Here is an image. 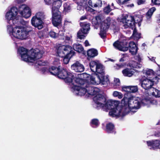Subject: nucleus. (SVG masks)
<instances>
[{
  "instance_id": "f257e3e1",
  "label": "nucleus",
  "mask_w": 160,
  "mask_h": 160,
  "mask_svg": "<svg viewBox=\"0 0 160 160\" xmlns=\"http://www.w3.org/2000/svg\"><path fill=\"white\" fill-rule=\"evenodd\" d=\"M112 101H116L118 103L117 105H112L111 108L107 109V110L111 109L109 114L111 117L116 118L123 117L130 112H136L142 106L149 105L152 102L149 97L141 100L132 95L123 98L121 102L122 107L118 106L119 102L115 100Z\"/></svg>"
},
{
  "instance_id": "f03ea898",
  "label": "nucleus",
  "mask_w": 160,
  "mask_h": 160,
  "mask_svg": "<svg viewBox=\"0 0 160 160\" xmlns=\"http://www.w3.org/2000/svg\"><path fill=\"white\" fill-rule=\"evenodd\" d=\"M15 6L12 7L6 13L5 18L8 25V33L14 42L18 55H20V0H16Z\"/></svg>"
},
{
  "instance_id": "7ed1b4c3",
  "label": "nucleus",
  "mask_w": 160,
  "mask_h": 160,
  "mask_svg": "<svg viewBox=\"0 0 160 160\" xmlns=\"http://www.w3.org/2000/svg\"><path fill=\"white\" fill-rule=\"evenodd\" d=\"M88 84L85 83L82 85L81 88L79 92L76 91L75 94L77 95L82 96L86 94L95 95L93 100L95 103V105L98 109L102 108L104 111H107V109H109L112 105H117L118 102L116 101H112V100L106 101L104 97L100 93V89L97 88H92L91 87H88Z\"/></svg>"
},
{
  "instance_id": "20e7f679",
  "label": "nucleus",
  "mask_w": 160,
  "mask_h": 160,
  "mask_svg": "<svg viewBox=\"0 0 160 160\" xmlns=\"http://www.w3.org/2000/svg\"><path fill=\"white\" fill-rule=\"evenodd\" d=\"M75 81L77 85H74L72 87V90H73V93L75 94L76 91H77L78 92H79V90L82 87L81 86H82V85L85 83L88 84V87H91L94 88L90 85L89 83L92 84L97 85L100 83L104 85L109 82V80L107 78H103L102 76H100L99 74L96 73L93 74L91 76L86 73L81 74L78 76Z\"/></svg>"
},
{
  "instance_id": "39448f33",
  "label": "nucleus",
  "mask_w": 160,
  "mask_h": 160,
  "mask_svg": "<svg viewBox=\"0 0 160 160\" xmlns=\"http://www.w3.org/2000/svg\"><path fill=\"white\" fill-rule=\"evenodd\" d=\"M44 51L38 48L32 49L29 51L21 47V57L26 62L33 63L42 58Z\"/></svg>"
},
{
  "instance_id": "423d86ee",
  "label": "nucleus",
  "mask_w": 160,
  "mask_h": 160,
  "mask_svg": "<svg viewBox=\"0 0 160 160\" xmlns=\"http://www.w3.org/2000/svg\"><path fill=\"white\" fill-rule=\"evenodd\" d=\"M104 17L102 15H99L93 19L92 23L94 25V28H98L97 25L100 24V31L99 35L102 38H104L106 36V32L110 24L111 19L108 17L103 21Z\"/></svg>"
},
{
  "instance_id": "0eeeda50",
  "label": "nucleus",
  "mask_w": 160,
  "mask_h": 160,
  "mask_svg": "<svg viewBox=\"0 0 160 160\" xmlns=\"http://www.w3.org/2000/svg\"><path fill=\"white\" fill-rule=\"evenodd\" d=\"M75 74L68 72L66 70H59L57 77L60 79H64L66 82L70 85L72 91L73 92L72 87L74 85H77L75 80L78 78L74 76Z\"/></svg>"
},
{
  "instance_id": "6e6552de",
  "label": "nucleus",
  "mask_w": 160,
  "mask_h": 160,
  "mask_svg": "<svg viewBox=\"0 0 160 160\" xmlns=\"http://www.w3.org/2000/svg\"><path fill=\"white\" fill-rule=\"evenodd\" d=\"M120 22L122 23V26L124 28H132L134 26L135 21L133 16L130 15H123Z\"/></svg>"
},
{
  "instance_id": "1a4fd4ad",
  "label": "nucleus",
  "mask_w": 160,
  "mask_h": 160,
  "mask_svg": "<svg viewBox=\"0 0 160 160\" xmlns=\"http://www.w3.org/2000/svg\"><path fill=\"white\" fill-rule=\"evenodd\" d=\"M28 22L21 19V40L27 39L29 33L31 31V28L28 26Z\"/></svg>"
},
{
  "instance_id": "9d476101",
  "label": "nucleus",
  "mask_w": 160,
  "mask_h": 160,
  "mask_svg": "<svg viewBox=\"0 0 160 160\" xmlns=\"http://www.w3.org/2000/svg\"><path fill=\"white\" fill-rule=\"evenodd\" d=\"M141 86L145 90L151 88L154 84L155 81L153 79L148 78L144 76H143L139 79Z\"/></svg>"
},
{
  "instance_id": "9b49d317",
  "label": "nucleus",
  "mask_w": 160,
  "mask_h": 160,
  "mask_svg": "<svg viewBox=\"0 0 160 160\" xmlns=\"http://www.w3.org/2000/svg\"><path fill=\"white\" fill-rule=\"evenodd\" d=\"M52 21L53 25L56 27H62V17L60 11L52 12Z\"/></svg>"
},
{
  "instance_id": "f8f14e48",
  "label": "nucleus",
  "mask_w": 160,
  "mask_h": 160,
  "mask_svg": "<svg viewBox=\"0 0 160 160\" xmlns=\"http://www.w3.org/2000/svg\"><path fill=\"white\" fill-rule=\"evenodd\" d=\"M31 10L28 5L21 4V17L28 18L31 16Z\"/></svg>"
},
{
  "instance_id": "ddd939ff",
  "label": "nucleus",
  "mask_w": 160,
  "mask_h": 160,
  "mask_svg": "<svg viewBox=\"0 0 160 160\" xmlns=\"http://www.w3.org/2000/svg\"><path fill=\"white\" fill-rule=\"evenodd\" d=\"M71 49L72 47L69 46H60L57 49V53L59 57L62 58L68 53L70 51H72Z\"/></svg>"
},
{
  "instance_id": "4468645a",
  "label": "nucleus",
  "mask_w": 160,
  "mask_h": 160,
  "mask_svg": "<svg viewBox=\"0 0 160 160\" xmlns=\"http://www.w3.org/2000/svg\"><path fill=\"white\" fill-rule=\"evenodd\" d=\"M147 144L150 149L155 150L160 148V140H153L146 141Z\"/></svg>"
},
{
  "instance_id": "2eb2a0df",
  "label": "nucleus",
  "mask_w": 160,
  "mask_h": 160,
  "mask_svg": "<svg viewBox=\"0 0 160 160\" xmlns=\"http://www.w3.org/2000/svg\"><path fill=\"white\" fill-rule=\"evenodd\" d=\"M127 44L126 41L122 42L117 41L113 43V45L116 48L120 51H126L128 49V47L126 46Z\"/></svg>"
},
{
  "instance_id": "dca6fc26",
  "label": "nucleus",
  "mask_w": 160,
  "mask_h": 160,
  "mask_svg": "<svg viewBox=\"0 0 160 160\" xmlns=\"http://www.w3.org/2000/svg\"><path fill=\"white\" fill-rule=\"evenodd\" d=\"M31 22L32 25L38 29H41L43 27V22L34 16L32 17Z\"/></svg>"
},
{
  "instance_id": "f3484780",
  "label": "nucleus",
  "mask_w": 160,
  "mask_h": 160,
  "mask_svg": "<svg viewBox=\"0 0 160 160\" xmlns=\"http://www.w3.org/2000/svg\"><path fill=\"white\" fill-rule=\"evenodd\" d=\"M72 69L77 72H82L84 71L83 66L78 61L76 62L71 66Z\"/></svg>"
},
{
  "instance_id": "a211bd4d",
  "label": "nucleus",
  "mask_w": 160,
  "mask_h": 160,
  "mask_svg": "<svg viewBox=\"0 0 160 160\" xmlns=\"http://www.w3.org/2000/svg\"><path fill=\"white\" fill-rule=\"evenodd\" d=\"M62 4V2L59 0H54L51 4L52 5V12L59 11V8Z\"/></svg>"
},
{
  "instance_id": "6ab92c4d",
  "label": "nucleus",
  "mask_w": 160,
  "mask_h": 160,
  "mask_svg": "<svg viewBox=\"0 0 160 160\" xmlns=\"http://www.w3.org/2000/svg\"><path fill=\"white\" fill-rule=\"evenodd\" d=\"M122 90L131 92H135L138 90L137 86H124L122 87Z\"/></svg>"
},
{
  "instance_id": "aec40b11",
  "label": "nucleus",
  "mask_w": 160,
  "mask_h": 160,
  "mask_svg": "<svg viewBox=\"0 0 160 160\" xmlns=\"http://www.w3.org/2000/svg\"><path fill=\"white\" fill-rule=\"evenodd\" d=\"M130 52L132 55H134L137 52L138 48L136 45L133 42H131L129 43Z\"/></svg>"
},
{
  "instance_id": "412c9836",
  "label": "nucleus",
  "mask_w": 160,
  "mask_h": 160,
  "mask_svg": "<svg viewBox=\"0 0 160 160\" xmlns=\"http://www.w3.org/2000/svg\"><path fill=\"white\" fill-rule=\"evenodd\" d=\"M99 62L98 61H91L89 63V66L91 70L93 72H95L97 71L98 64H100Z\"/></svg>"
},
{
  "instance_id": "4be33fe9",
  "label": "nucleus",
  "mask_w": 160,
  "mask_h": 160,
  "mask_svg": "<svg viewBox=\"0 0 160 160\" xmlns=\"http://www.w3.org/2000/svg\"><path fill=\"white\" fill-rule=\"evenodd\" d=\"M95 72H97V74H99L100 76H102L103 78H104V66L100 63L98 64V66L97 68V71Z\"/></svg>"
},
{
  "instance_id": "5701e85b",
  "label": "nucleus",
  "mask_w": 160,
  "mask_h": 160,
  "mask_svg": "<svg viewBox=\"0 0 160 160\" xmlns=\"http://www.w3.org/2000/svg\"><path fill=\"white\" fill-rule=\"evenodd\" d=\"M123 75L125 77H130L134 74V72L133 70L129 68H126L122 71Z\"/></svg>"
},
{
  "instance_id": "b1692460",
  "label": "nucleus",
  "mask_w": 160,
  "mask_h": 160,
  "mask_svg": "<svg viewBox=\"0 0 160 160\" xmlns=\"http://www.w3.org/2000/svg\"><path fill=\"white\" fill-rule=\"evenodd\" d=\"M88 56L90 58H94L98 55V51L95 49L92 48L89 49L87 52Z\"/></svg>"
},
{
  "instance_id": "393cba45",
  "label": "nucleus",
  "mask_w": 160,
  "mask_h": 160,
  "mask_svg": "<svg viewBox=\"0 0 160 160\" xmlns=\"http://www.w3.org/2000/svg\"><path fill=\"white\" fill-rule=\"evenodd\" d=\"M75 52L73 51H70V52L65 55L63 59V62L65 64H67L68 62L70 59L74 55Z\"/></svg>"
},
{
  "instance_id": "a878e982",
  "label": "nucleus",
  "mask_w": 160,
  "mask_h": 160,
  "mask_svg": "<svg viewBox=\"0 0 160 160\" xmlns=\"http://www.w3.org/2000/svg\"><path fill=\"white\" fill-rule=\"evenodd\" d=\"M156 8L154 7H153L149 9L146 15L147 21H149L151 20L152 16Z\"/></svg>"
},
{
  "instance_id": "bb28decb",
  "label": "nucleus",
  "mask_w": 160,
  "mask_h": 160,
  "mask_svg": "<svg viewBox=\"0 0 160 160\" xmlns=\"http://www.w3.org/2000/svg\"><path fill=\"white\" fill-rule=\"evenodd\" d=\"M128 66L133 68H140L142 67V65L135 61H131L128 63Z\"/></svg>"
},
{
  "instance_id": "cd10ccee",
  "label": "nucleus",
  "mask_w": 160,
  "mask_h": 160,
  "mask_svg": "<svg viewBox=\"0 0 160 160\" xmlns=\"http://www.w3.org/2000/svg\"><path fill=\"white\" fill-rule=\"evenodd\" d=\"M93 0H89L88 2V4L92 8H99L102 6V2L101 0H98V2L93 3Z\"/></svg>"
},
{
  "instance_id": "c85d7f7f",
  "label": "nucleus",
  "mask_w": 160,
  "mask_h": 160,
  "mask_svg": "<svg viewBox=\"0 0 160 160\" xmlns=\"http://www.w3.org/2000/svg\"><path fill=\"white\" fill-rule=\"evenodd\" d=\"M59 67V66H58V68L52 66L49 68L48 71L52 74L57 76L60 69Z\"/></svg>"
},
{
  "instance_id": "c756f323",
  "label": "nucleus",
  "mask_w": 160,
  "mask_h": 160,
  "mask_svg": "<svg viewBox=\"0 0 160 160\" xmlns=\"http://www.w3.org/2000/svg\"><path fill=\"white\" fill-rule=\"evenodd\" d=\"M74 50L80 53L82 52L84 50V48L82 45L78 43L74 44L73 46Z\"/></svg>"
},
{
  "instance_id": "7c9ffc66",
  "label": "nucleus",
  "mask_w": 160,
  "mask_h": 160,
  "mask_svg": "<svg viewBox=\"0 0 160 160\" xmlns=\"http://www.w3.org/2000/svg\"><path fill=\"white\" fill-rule=\"evenodd\" d=\"M63 13L66 14L67 13L70 12L71 10L70 4L69 3H65L63 5Z\"/></svg>"
},
{
  "instance_id": "2f4dec72",
  "label": "nucleus",
  "mask_w": 160,
  "mask_h": 160,
  "mask_svg": "<svg viewBox=\"0 0 160 160\" xmlns=\"http://www.w3.org/2000/svg\"><path fill=\"white\" fill-rule=\"evenodd\" d=\"M34 16L40 20H41L43 22L44 19L46 18V15L44 12H37Z\"/></svg>"
},
{
  "instance_id": "473e14b6",
  "label": "nucleus",
  "mask_w": 160,
  "mask_h": 160,
  "mask_svg": "<svg viewBox=\"0 0 160 160\" xmlns=\"http://www.w3.org/2000/svg\"><path fill=\"white\" fill-rule=\"evenodd\" d=\"M114 126L113 124L109 123L107 124L106 130L108 133H112L114 132Z\"/></svg>"
},
{
  "instance_id": "72a5a7b5",
  "label": "nucleus",
  "mask_w": 160,
  "mask_h": 160,
  "mask_svg": "<svg viewBox=\"0 0 160 160\" xmlns=\"http://www.w3.org/2000/svg\"><path fill=\"white\" fill-rule=\"evenodd\" d=\"M143 73H145L147 77L151 78L154 74V71L152 69H148L143 71Z\"/></svg>"
},
{
  "instance_id": "f704fd0d",
  "label": "nucleus",
  "mask_w": 160,
  "mask_h": 160,
  "mask_svg": "<svg viewBox=\"0 0 160 160\" xmlns=\"http://www.w3.org/2000/svg\"><path fill=\"white\" fill-rule=\"evenodd\" d=\"M90 123L92 127L96 128L98 126L99 122L98 120L97 119L95 118L91 120Z\"/></svg>"
},
{
  "instance_id": "c9c22d12",
  "label": "nucleus",
  "mask_w": 160,
  "mask_h": 160,
  "mask_svg": "<svg viewBox=\"0 0 160 160\" xmlns=\"http://www.w3.org/2000/svg\"><path fill=\"white\" fill-rule=\"evenodd\" d=\"M86 33H84V31L80 29L77 33V37L78 38L82 39H83L85 37V34H87Z\"/></svg>"
},
{
  "instance_id": "e433bc0d",
  "label": "nucleus",
  "mask_w": 160,
  "mask_h": 160,
  "mask_svg": "<svg viewBox=\"0 0 160 160\" xmlns=\"http://www.w3.org/2000/svg\"><path fill=\"white\" fill-rule=\"evenodd\" d=\"M132 36L134 39L136 40L139 39L141 37L140 34L137 32V31L136 28H134L133 30Z\"/></svg>"
},
{
  "instance_id": "4c0bfd02",
  "label": "nucleus",
  "mask_w": 160,
  "mask_h": 160,
  "mask_svg": "<svg viewBox=\"0 0 160 160\" xmlns=\"http://www.w3.org/2000/svg\"><path fill=\"white\" fill-rule=\"evenodd\" d=\"M120 85V80L118 78H115L114 79L113 85L116 88H119Z\"/></svg>"
},
{
  "instance_id": "58836bf2",
  "label": "nucleus",
  "mask_w": 160,
  "mask_h": 160,
  "mask_svg": "<svg viewBox=\"0 0 160 160\" xmlns=\"http://www.w3.org/2000/svg\"><path fill=\"white\" fill-rule=\"evenodd\" d=\"M90 28V25L89 23H84L83 27L81 29L84 31V33H87L89 30Z\"/></svg>"
},
{
  "instance_id": "ea45409f",
  "label": "nucleus",
  "mask_w": 160,
  "mask_h": 160,
  "mask_svg": "<svg viewBox=\"0 0 160 160\" xmlns=\"http://www.w3.org/2000/svg\"><path fill=\"white\" fill-rule=\"evenodd\" d=\"M152 94L156 98L160 97V91L156 88H153Z\"/></svg>"
},
{
  "instance_id": "a19ab883",
  "label": "nucleus",
  "mask_w": 160,
  "mask_h": 160,
  "mask_svg": "<svg viewBox=\"0 0 160 160\" xmlns=\"http://www.w3.org/2000/svg\"><path fill=\"white\" fill-rule=\"evenodd\" d=\"M113 96L114 97H117L119 99H121L123 97V94L118 91H114L113 93Z\"/></svg>"
},
{
  "instance_id": "79ce46f5",
  "label": "nucleus",
  "mask_w": 160,
  "mask_h": 160,
  "mask_svg": "<svg viewBox=\"0 0 160 160\" xmlns=\"http://www.w3.org/2000/svg\"><path fill=\"white\" fill-rule=\"evenodd\" d=\"M64 31L63 30H60L59 31L58 34V37L60 39H64L65 37L64 36Z\"/></svg>"
},
{
  "instance_id": "37998d69",
  "label": "nucleus",
  "mask_w": 160,
  "mask_h": 160,
  "mask_svg": "<svg viewBox=\"0 0 160 160\" xmlns=\"http://www.w3.org/2000/svg\"><path fill=\"white\" fill-rule=\"evenodd\" d=\"M49 35L52 38H55L58 37V34L53 31H50L49 33Z\"/></svg>"
},
{
  "instance_id": "c03bdc74",
  "label": "nucleus",
  "mask_w": 160,
  "mask_h": 160,
  "mask_svg": "<svg viewBox=\"0 0 160 160\" xmlns=\"http://www.w3.org/2000/svg\"><path fill=\"white\" fill-rule=\"evenodd\" d=\"M125 65L126 64L125 63H122L120 64H117L114 66V68L116 69H119L124 67L125 66Z\"/></svg>"
},
{
  "instance_id": "a18cd8bd",
  "label": "nucleus",
  "mask_w": 160,
  "mask_h": 160,
  "mask_svg": "<svg viewBox=\"0 0 160 160\" xmlns=\"http://www.w3.org/2000/svg\"><path fill=\"white\" fill-rule=\"evenodd\" d=\"M112 9L110 8V5H108L107 7H106L104 9V12L107 14Z\"/></svg>"
},
{
  "instance_id": "49530a36",
  "label": "nucleus",
  "mask_w": 160,
  "mask_h": 160,
  "mask_svg": "<svg viewBox=\"0 0 160 160\" xmlns=\"http://www.w3.org/2000/svg\"><path fill=\"white\" fill-rule=\"evenodd\" d=\"M72 37L71 35H70L69 36H66L65 37V41H68L69 43L72 44Z\"/></svg>"
},
{
  "instance_id": "de8ad7c7",
  "label": "nucleus",
  "mask_w": 160,
  "mask_h": 160,
  "mask_svg": "<svg viewBox=\"0 0 160 160\" xmlns=\"http://www.w3.org/2000/svg\"><path fill=\"white\" fill-rule=\"evenodd\" d=\"M53 65L58 66L60 64V61L59 58H55L53 61Z\"/></svg>"
},
{
  "instance_id": "09e8293b",
  "label": "nucleus",
  "mask_w": 160,
  "mask_h": 160,
  "mask_svg": "<svg viewBox=\"0 0 160 160\" xmlns=\"http://www.w3.org/2000/svg\"><path fill=\"white\" fill-rule=\"evenodd\" d=\"M78 3L80 6H84L87 0H78Z\"/></svg>"
},
{
  "instance_id": "8fccbe9b",
  "label": "nucleus",
  "mask_w": 160,
  "mask_h": 160,
  "mask_svg": "<svg viewBox=\"0 0 160 160\" xmlns=\"http://www.w3.org/2000/svg\"><path fill=\"white\" fill-rule=\"evenodd\" d=\"M71 23V21L69 19H65L64 21V25L67 26L70 25Z\"/></svg>"
},
{
  "instance_id": "3c124183",
  "label": "nucleus",
  "mask_w": 160,
  "mask_h": 160,
  "mask_svg": "<svg viewBox=\"0 0 160 160\" xmlns=\"http://www.w3.org/2000/svg\"><path fill=\"white\" fill-rule=\"evenodd\" d=\"M135 59L136 60L138 61L139 62H141L142 60V56L141 55L138 54L135 57Z\"/></svg>"
},
{
  "instance_id": "603ef678",
  "label": "nucleus",
  "mask_w": 160,
  "mask_h": 160,
  "mask_svg": "<svg viewBox=\"0 0 160 160\" xmlns=\"http://www.w3.org/2000/svg\"><path fill=\"white\" fill-rule=\"evenodd\" d=\"M36 65L37 64L39 66H44L46 64V63L44 62H43L42 61H37L36 63Z\"/></svg>"
},
{
  "instance_id": "864d4df0",
  "label": "nucleus",
  "mask_w": 160,
  "mask_h": 160,
  "mask_svg": "<svg viewBox=\"0 0 160 160\" xmlns=\"http://www.w3.org/2000/svg\"><path fill=\"white\" fill-rule=\"evenodd\" d=\"M54 0H44L46 4L48 5H51Z\"/></svg>"
},
{
  "instance_id": "5fc2aeb1",
  "label": "nucleus",
  "mask_w": 160,
  "mask_h": 160,
  "mask_svg": "<svg viewBox=\"0 0 160 160\" xmlns=\"http://www.w3.org/2000/svg\"><path fill=\"white\" fill-rule=\"evenodd\" d=\"M138 5H140L144 4L146 1L145 0H137Z\"/></svg>"
},
{
  "instance_id": "6e6d98bb",
  "label": "nucleus",
  "mask_w": 160,
  "mask_h": 160,
  "mask_svg": "<svg viewBox=\"0 0 160 160\" xmlns=\"http://www.w3.org/2000/svg\"><path fill=\"white\" fill-rule=\"evenodd\" d=\"M152 3L155 4H160V0H152Z\"/></svg>"
},
{
  "instance_id": "4d7b16f0",
  "label": "nucleus",
  "mask_w": 160,
  "mask_h": 160,
  "mask_svg": "<svg viewBox=\"0 0 160 160\" xmlns=\"http://www.w3.org/2000/svg\"><path fill=\"white\" fill-rule=\"evenodd\" d=\"M86 10L87 11L90 12H93L94 10L93 9L91 8L88 7L86 8Z\"/></svg>"
},
{
  "instance_id": "13d9d810",
  "label": "nucleus",
  "mask_w": 160,
  "mask_h": 160,
  "mask_svg": "<svg viewBox=\"0 0 160 160\" xmlns=\"http://www.w3.org/2000/svg\"><path fill=\"white\" fill-rule=\"evenodd\" d=\"M148 58H149V59L151 61L153 62H155V58L152 57H148Z\"/></svg>"
},
{
  "instance_id": "bf43d9fd",
  "label": "nucleus",
  "mask_w": 160,
  "mask_h": 160,
  "mask_svg": "<svg viewBox=\"0 0 160 160\" xmlns=\"http://www.w3.org/2000/svg\"><path fill=\"white\" fill-rule=\"evenodd\" d=\"M42 72L44 74H45L47 72H48V70L45 67L42 68Z\"/></svg>"
},
{
  "instance_id": "052dcab7",
  "label": "nucleus",
  "mask_w": 160,
  "mask_h": 160,
  "mask_svg": "<svg viewBox=\"0 0 160 160\" xmlns=\"http://www.w3.org/2000/svg\"><path fill=\"white\" fill-rule=\"evenodd\" d=\"M84 45L86 47H87L89 45L88 42V40H86L84 42Z\"/></svg>"
},
{
  "instance_id": "680f3d73",
  "label": "nucleus",
  "mask_w": 160,
  "mask_h": 160,
  "mask_svg": "<svg viewBox=\"0 0 160 160\" xmlns=\"http://www.w3.org/2000/svg\"><path fill=\"white\" fill-rule=\"evenodd\" d=\"M156 73L158 75L160 76V68L157 71Z\"/></svg>"
},
{
  "instance_id": "e2e57ef3",
  "label": "nucleus",
  "mask_w": 160,
  "mask_h": 160,
  "mask_svg": "<svg viewBox=\"0 0 160 160\" xmlns=\"http://www.w3.org/2000/svg\"><path fill=\"white\" fill-rule=\"evenodd\" d=\"M125 60L124 59V57H123L122 58H121L120 60L119 61L120 62H123Z\"/></svg>"
},
{
  "instance_id": "0e129e2a",
  "label": "nucleus",
  "mask_w": 160,
  "mask_h": 160,
  "mask_svg": "<svg viewBox=\"0 0 160 160\" xmlns=\"http://www.w3.org/2000/svg\"><path fill=\"white\" fill-rule=\"evenodd\" d=\"M86 18V17L85 16H83L82 17L80 18L81 20H83L85 19Z\"/></svg>"
},
{
  "instance_id": "69168bd1",
  "label": "nucleus",
  "mask_w": 160,
  "mask_h": 160,
  "mask_svg": "<svg viewBox=\"0 0 160 160\" xmlns=\"http://www.w3.org/2000/svg\"><path fill=\"white\" fill-rule=\"evenodd\" d=\"M155 79H156L157 80H158V78L157 77H156L155 78Z\"/></svg>"
},
{
  "instance_id": "338daca9",
  "label": "nucleus",
  "mask_w": 160,
  "mask_h": 160,
  "mask_svg": "<svg viewBox=\"0 0 160 160\" xmlns=\"http://www.w3.org/2000/svg\"><path fill=\"white\" fill-rule=\"evenodd\" d=\"M26 0H21V2L22 1V2H25L26 1Z\"/></svg>"
},
{
  "instance_id": "774afa93",
  "label": "nucleus",
  "mask_w": 160,
  "mask_h": 160,
  "mask_svg": "<svg viewBox=\"0 0 160 160\" xmlns=\"http://www.w3.org/2000/svg\"><path fill=\"white\" fill-rule=\"evenodd\" d=\"M112 6H113V3H112Z\"/></svg>"
}]
</instances>
